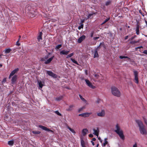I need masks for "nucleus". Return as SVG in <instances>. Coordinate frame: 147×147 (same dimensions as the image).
Instances as JSON below:
<instances>
[{
	"label": "nucleus",
	"mask_w": 147,
	"mask_h": 147,
	"mask_svg": "<svg viewBox=\"0 0 147 147\" xmlns=\"http://www.w3.org/2000/svg\"><path fill=\"white\" fill-rule=\"evenodd\" d=\"M136 122L139 127V130L140 133L142 135H147V131L142 122L139 120H136Z\"/></svg>",
	"instance_id": "nucleus-1"
},
{
	"label": "nucleus",
	"mask_w": 147,
	"mask_h": 147,
	"mask_svg": "<svg viewBox=\"0 0 147 147\" xmlns=\"http://www.w3.org/2000/svg\"><path fill=\"white\" fill-rule=\"evenodd\" d=\"M26 10L28 13L31 17H35L37 14L36 10L34 9L30 5L27 6L26 8Z\"/></svg>",
	"instance_id": "nucleus-2"
},
{
	"label": "nucleus",
	"mask_w": 147,
	"mask_h": 147,
	"mask_svg": "<svg viewBox=\"0 0 147 147\" xmlns=\"http://www.w3.org/2000/svg\"><path fill=\"white\" fill-rule=\"evenodd\" d=\"M115 131L119 136L120 138L122 140H124L125 136L123 134V132L121 128L118 124H117L115 127Z\"/></svg>",
	"instance_id": "nucleus-3"
},
{
	"label": "nucleus",
	"mask_w": 147,
	"mask_h": 147,
	"mask_svg": "<svg viewBox=\"0 0 147 147\" xmlns=\"http://www.w3.org/2000/svg\"><path fill=\"white\" fill-rule=\"evenodd\" d=\"M112 94L114 96L119 97L121 96V93L118 89L115 86H112L111 88Z\"/></svg>",
	"instance_id": "nucleus-4"
},
{
	"label": "nucleus",
	"mask_w": 147,
	"mask_h": 147,
	"mask_svg": "<svg viewBox=\"0 0 147 147\" xmlns=\"http://www.w3.org/2000/svg\"><path fill=\"white\" fill-rule=\"evenodd\" d=\"M105 109H101V111L97 113V115L99 117H104L105 116Z\"/></svg>",
	"instance_id": "nucleus-5"
},
{
	"label": "nucleus",
	"mask_w": 147,
	"mask_h": 147,
	"mask_svg": "<svg viewBox=\"0 0 147 147\" xmlns=\"http://www.w3.org/2000/svg\"><path fill=\"white\" fill-rule=\"evenodd\" d=\"M134 74V80L135 82L138 84L139 83V80L138 78V72L137 71L134 70L133 71Z\"/></svg>",
	"instance_id": "nucleus-6"
},
{
	"label": "nucleus",
	"mask_w": 147,
	"mask_h": 147,
	"mask_svg": "<svg viewBox=\"0 0 147 147\" xmlns=\"http://www.w3.org/2000/svg\"><path fill=\"white\" fill-rule=\"evenodd\" d=\"M85 81L87 85L90 88L94 89L95 87L94 86L92 85V83L88 80L85 79Z\"/></svg>",
	"instance_id": "nucleus-7"
},
{
	"label": "nucleus",
	"mask_w": 147,
	"mask_h": 147,
	"mask_svg": "<svg viewBox=\"0 0 147 147\" xmlns=\"http://www.w3.org/2000/svg\"><path fill=\"white\" fill-rule=\"evenodd\" d=\"M37 83L39 86V88L41 89L43 86L45 85V82L44 81H42L41 80H38Z\"/></svg>",
	"instance_id": "nucleus-8"
},
{
	"label": "nucleus",
	"mask_w": 147,
	"mask_h": 147,
	"mask_svg": "<svg viewBox=\"0 0 147 147\" xmlns=\"http://www.w3.org/2000/svg\"><path fill=\"white\" fill-rule=\"evenodd\" d=\"M19 69L17 68L13 70L10 73L9 77V78L10 79L11 77L14 75L16 73H17L19 71Z\"/></svg>",
	"instance_id": "nucleus-9"
},
{
	"label": "nucleus",
	"mask_w": 147,
	"mask_h": 147,
	"mask_svg": "<svg viewBox=\"0 0 147 147\" xmlns=\"http://www.w3.org/2000/svg\"><path fill=\"white\" fill-rule=\"evenodd\" d=\"M39 127L41 128L43 130L48 131H50L52 133L53 132V131L52 130L49 129L48 128H47L45 126L41 125H39Z\"/></svg>",
	"instance_id": "nucleus-10"
},
{
	"label": "nucleus",
	"mask_w": 147,
	"mask_h": 147,
	"mask_svg": "<svg viewBox=\"0 0 147 147\" xmlns=\"http://www.w3.org/2000/svg\"><path fill=\"white\" fill-rule=\"evenodd\" d=\"M47 74L49 76H52L54 78H56L57 77V75L54 74L51 71H47Z\"/></svg>",
	"instance_id": "nucleus-11"
},
{
	"label": "nucleus",
	"mask_w": 147,
	"mask_h": 147,
	"mask_svg": "<svg viewBox=\"0 0 147 147\" xmlns=\"http://www.w3.org/2000/svg\"><path fill=\"white\" fill-rule=\"evenodd\" d=\"M88 130L87 129L85 128L83 129L82 131V135L81 136H85L88 133Z\"/></svg>",
	"instance_id": "nucleus-12"
},
{
	"label": "nucleus",
	"mask_w": 147,
	"mask_h": 147,
	"mask_svg": "<svg viewBox=\"0 0 147 147\" xmlns=\"http://www.w3.org/2000/svg\"><path fill=\"white\" fill-rule=\"evenodd\" d=\"M69 52V51H66L65 50H63L60 52L61 55H67Z\"/></svg>",
	"instance_id": "nucleus-13"
},
{
	"label": "nucleus",
	"mask_w": 147,
	"mask_h": 147,
	"mask_svg": "<svg viewBox=\"0 0 147 147\" xmlns=\"http://www.w3.org/2000/svg\"><path fill=\"white\" fill-rule=\"evenodd\" d=\"M17 76L15 75L11 79V82L12 84H15L17 80Z\"/></svg>",
	"instance_id": "nucleus-14"
},
{
	"label": "nucleus",
	"mask_w": 147,
	"mask_h": 147,
	"mask_svg": "<svg viewBox=\"0 0 147 147\" xmlns=\"http://www.w3.org/2000/svg\"><path fill=\"white\" fill-rule=\"evenodd\" d=\"M93 130L94 131L93 134L98 137V133L99 131V129L98 128H97L96 129H93Z\"/></svg>",
	"instance_id": "nucleus-15"
},
{
	"label": "nucleus",
	"mask_w": 147,
	"mask_h": 147,
	"mask_svg": "<svg viewBox=\"0 0 147 147\" xmlns=\"http://www.w3.org/2000/svg\"><path fill=\"white\" fill-rule=\"evenodd\" d=\"M81 143L82 147H85V142L84 140V137L82 136L80 137Z\"/></svg>",
	"instance_id": "nucleus-16"
},
{
	"label": "nucleus",
	"mask_w": 147,
	"mask_h": 147,
	"mask_svg": "<svg viewBox=\"0 0 147 147\" xmlns=\"http://www.w3.org/2000/svg\"><path fill=\"white\" fill-rule=\"evenodd\" d=\"M86 38V36L85 35H83L78 39V43H81L83 40Z\"/></svg>",
	"instance_id": "nucleus-17"
},
{
	"label": "nucleus",
	"mask_w": 147,
	"mask_h": 147,
	"mask_svg": "<svg viewBox=\"0 0 147 147\" xmlns=\"http://www.w3.org/2000/svg\"><path fill=\"white\" fill-rule=\"evenodd\" d=\"M54 56H53L51 58L48 59L45 62V64H48L50 63L54 58Z\"/></svg>",
	"instance_id": "nucleus-18"
},
{
	"label": "nucleus",
	"mask_w": 147,
	"mask_h": 147,
	"mask_svg": "<svg viewBox=\"0 0 147 147\" xmlns=\"http://www.w3.org/2000/svg\"><path fill=\"white\" fill-rule=\"evenodd\" d=\"M140 28V26L138 24H137L136 25V33L137 34L139 35V29Z\"/></svg>",
	"instance_id": "nucleus-19"
},
{
	"label": "nucleus",
	"mask_w": 147,
	"mask_h": 147,
	"mask_svg": "<svg viewBox=\"0 0 147 147\" xmlns=\"http://www.w3.org/2000/svg\"><path fill=\"white\" fill-rule=\"evenodd\" d=\"M74 107V106L73 105H70L69 107L66 109V111H71L73 110Z\"/></svg>",
	"instance_id": "nucleus-20"
},
{
	"label": "nucleus",
	"mask_w": 147,
	"mask_h": 147,
	"mask_svg": "<svg viewBox=\"0 0 147 147\" xmlns=\"http://www.w3.org/2000/svg\"><path fill=\"white\" fill-rule=\"evenodd\" d=\"M107 138H105L104 139V142L102 144V146L103 147H105L106 144L108 143V142L107 141Z\"/></svg>",
	"instance_id": "nucleus-21"
},
{
	"label": "nucleus",
	"mask_w": 147,
	"mask_h": 147,
	"mask_svg": "<svg viewBox=\"0 0 147 147\" xmlns=\"http://www.w3.org/2000/svg\"><path fill=\"white\" fill-rule=\"evenodd\" d=\"M11 51V50L10 49L8 48L5 49L4 51L5 54H7L9 53Z\"/></svg>",
	"instance_id": "nucleus-22"
},
{
	"label": "nucleus",
	"mask_w": 147,
	"mask_h": 147,
	"mask_svg": "<svg viewBox=\"0 0 147 147\" xmlns=\"http://www.w3.org/2000/svg\"><path fill=\"white\" fill-rule=\"evenodd\" d=\"M42 33L41 32L40 33L39 35L38 36L37 38V39L38 41H40V40H42Z\"/></svg>",
	"instance_id": "nucleus-23"
},
{
	"label": "nucleus",
	"mask_w": 147,
	"mask_h": 147,
	"mask_svg": "<svg viewBox=\"0 0 147 147\" xmlns=\"http://www.w3.org/2000/svg\"><path fill=\"white\" fill-rule=\"evenodd\" d=\"M50 54V53H49V55H47L46 56L42 58L41 59V60L42 61H45V60H46L48 59V58L49 57V55Z\"/></svg>",
	"instance_id": "nucleus-24"
},
{
	"label": "nucleus",
	"mask_w": 147,
	"mask_h": 147,
	"mask_svg": "<svg viewBox=\"0 0 147 147\" xmlns=\"http://www.w3.org/2000/svg\"><path fill=\"white\" fill-rule=\"evenodd\" d=\"M67 128L72 133L74 134H75L76 133V131L74 130L71 128L69 126H68L67 127Z\"/></svg>",
	"instance_id": "nucleus-25"
},
{
	"label": "nucleus",
	"mask_w": 147,
	"mask_h": 147,
	"mask_svg": "<svg viewBox=\"0 0 147 147\" xmlns=\"http://www.w3.org/2000/svg\"><path fill=\"white\" fill-rule=\"evenodd\" d=\"M85 117H89L92 114V113H85Z\"/></svg>",
	"instance_id": "nucleus-26"
},
{
	"label": "nucleus",
	"mask_w": 147,
	"mask_h": 147,
	"mask_svg": "<svg viewBox=\"0 0 147 147\" xmlns=\"http://www.w3.org/2000/svg\"><path fill=\"white\" fill-rule=\"evenodd\" d=\"M14 143V142L13 140L9 141L8 142V144L10 146H12Z\"/></svg>",
	"instance_id": "nucleus-27"
},
{
	"label": "nucleus",
	"mask_w": 147,
	"mask_h": 147,
	"mask_svg": "<svg viewBox=\"0 0 147 147\" xmlns=\"http://www.w3.org/2000/svg\"><path fill=\"white\" fill-rule=\"evenodd\" d=\"M79 96L80 97V99L83 101L84 102H86V100H85L83 98V97H82V96L81 95H79Z\"/></svg>",
	"instance_id": "nucleus-28"
},
{
	"label": "nucleus",
	"mask_w": 147,
	"mask_h": 147,
	"mask_svg": "<svg viewBox=\"0 0 147 147\" xmlns=\"http://www.w3.org/2000/svg\"><path fill=\"white\" fill-rule=\"evenodd\" d=\"M74 55V53H72L71 54H69L68 55H67L66 56V58H69L70 57H71L72 56H73Z\"/></svg>",
	"instance_id": "nucleus-29"
},
{
	"label": "nucleus",
	"mask_w": 147,
	"mask_h": 147,
	"mask_svg": "<svg viewBox=\"0 0 147 147\" xmlns=\"http://www.w3.org/2000/svg\"><path fill=\"white\" fill-rule=\"evenodd\" d=\"M98 57V54L97 51H96L95 52L94 57V58L97 57Z\"/></svg>",
	"instance_id": "nucleus-30"
},
{
	"label": "nucleus",
	"mask_w": 147,
	"mask_h": 147,
	"mask_svg": "<svg viewBox=\"0 0 147 147\" xmlns=\"http://www.w3.org/2000/svg\"><path fill=\"white\" fill-rule=\"evenodd\" d=\"M70 59L74 63L76 64L77 65H78L77 61H75L74 59H73L72 58H71Z\"/></svg>",
	"instance_id": "nucleus-31"
},
{
	"label": "nucleus",
	"mask_w": 147,
	"mask_h": 147,
	"mask_svg": "<svg viewBox=\"0 0 147 147\" xmlns=\"http://www.w3.org/2000/svg\"><path fill=\"white\" fill-rule=\"evenodd\" d=\"M119 58L121 59H122L123 58H127L129 60L130 59L127 56H120L119 57Z\"/></svg>",
	"instance_id": "nucleus-32"
},
{
	"label": "nucleus",
	"mask_w": 147,
	"mask_h": 147,
	"mask_svg": "<svg viewBox=\"0 0 147 147\" xmlns=\"http://www.w3.org/2000/svg\"><path fill=\"white\" fill-rule=\"evenodd\" d=\"M32 132L33 134H39L40 133V131H32Z\"/></svg>",
	"instance_id": "nucleus-33"
},
{
	"label": "nucleus",
	"mask_w": 147,
	"mask_h": 147,
	"mask_svg": "<svg viewBox=\"0 0 147 147\" xmlns=\"http://www.w3.org/2000/svg\"><path fill=\"white\" fill-rule=\"evenodd\" d=\"M63 98V96H61L57 98L56 99V100H60L62 99Z\"/></svg>",
	"instance_id": "nucleus-34"
},
{
	"label": "nucleus",
	"mask_w": 147,
	"mask_h": 147,
	"mask_svg": "<svg viewBox=\"0 0 147 147\" xmlns=\"http://www.w3.org/2000/svg\"><path fill=\"white\" fill-rule=\"evenodd\" d=\"M79 116L85 118V113H82V114H80L79 115Z\"/></svg>",
	"instance_id": "nucleus-35"
},
{
	"label": "nucleus",
	"mask_w": 147,
	"mask_h": 147,
	"mask_svg": "<svg viewBox=\"0 0 147 147\" xmlns=\"http://www.w3.org/2000/svg\"><path fill=\"white\" fill-rule=\"evenodd\" d=\"M95 14V13H92L89 14L88 16V18L87 19H88L90 18L92 16H93L94 14Z\"/></svg>",
	"instance_id": "nucleus-36"
},
{
	"label": "nucleus",
	"mask_w": 147,
	"mask_h": 147,
	"mask_svg": "<svg viewBox=\"0 0 147 147\" xmlns=\"http://www.w3.org/2000/svg\"><path fill=\"white\" fill-rule=\"evenodd\" d=\"M111 3V1H107L105 3V5L106 6H107L109 5Z\"/></svg>",
	"instance_id": "nucleus-37"
},
{
	"label": "nucleus",
	"mask_w": 147,
	"mask_h": 147,
	"mask_svg": "<svg viewBox=\"0 0 147 147\" xmlns=\"http://www.w3.org/2000/svg\"><path fill=\"white\" fill-rule=\"evenodd\" d=\"M83 24H81V25L78 27V28L79 30H80L81 28H83Z\"/></svg>",
	"instance_id": "nucleus-38"
},
{
	"label": "nucleus",
	"mask_w": 147,
	"mask_h": 147,
	"mask_svg": "<svg viewBox=\"0 0 147 147\" xmlns=\"http://www.w3.org/2000/svg\"><path fill=\"white\" fill-rule=\"evenodd\" d=\"M62 46V45L61 44L57 46L56 47V48L57 49H59L60 48H61Z\"/></svg>",
	"instance_id": "nucleus-39"
},
{
	"label": "nucleus",
	"mask_w": 147,
	"mask_h": 147,
	"mask_svg": "<svg viewBox=\"0 0 147 147\" xmlns=\"http://www.w3.org/2000/svg\"><path fill=\"white\" fill-rule=\"evenodd\" d=\"M110 19V18H108L107 19H106L103 22V23L102 24H104L105 23H106Z\"/></svg>",
	"instance_id": "nucleus-40"
},
{
	"label": "nucleus",
	"mask_w": 147,
	"mask_h": 147,
	"mask_svg": "<svg viewBox=\"0 0 147 147\" xmlns=\"http://www.w3.org/2000/svg\"><path fill=\"white\" fill-rule=\"evenodd\" d=\"M55 113H56L57 115H59V116L61 115V114L58 111H56L55 112Z\"/></svg>",
	"instance_id": "nucleus-41"
},
{
	"label": "nucleus",
	"mask_w": 147,
	"mask_h": 147,
	"mask_svg": "<svg viewBox=\"0 0 147 147\" xmlns=\"http://www.w3.org/2000/svg\"><path fill=\"white\" fill-rule=\"evenodd\" d=\"M94 77L95 78L97 79L99 78V75L97 74H94Z\"/></svg>",
	"instance_id": "nucleus-42"
},
{
	"label": "nucleus",
	"mask_w": 147,
	"mask_h": 147,
	"mask_svg": "<svg viewBox=\"0 0 147 147\" xmlns=\"http://www.w3.org/2000/svg\"><path fill=\"white\" fill-rule=\"evenodd\" d=\"M19 39H18L16 43V45L18 46H19L20 45V43H19Z\"/></svg>",
	"instance_id": "nucleus-43"
},
{
	"label": "nucleus",
	"mask_w": 147,
	"mask_h": 147,
	"mask_svg": "<svg viewBox=\"0 0 147 147\" xmlns=\"http://www.w3.org/2000/svg\"><path fill=\"white\" fill-rule=\"evenodd\" d=\"M84 108H85L84 107H82L81 108H79L78 109V111L80 112V111H82L83 109Z\"/></svg>",
	"instance_id": "nucleus-44"
},
{
	"label": "nucleus",
	"mask_w": 147,
	"mask_h": 147,
	"mask_svg": "<svg viewBox=\"0 0 147 147\" xmlns=\"http://www.w3.org/2000/svg\"><path fill=\"white\" fill-rule=\"evenodd\" d=\"M99 38V37H94L93 38V39L95 40H97Z\"/></svg>",
	"instance_id": "nucleus-45"
},
{
	"label": "nucleus",
	"mask_w": 147,
	"mask_h": 147,
	"mask_svg": "<svg viewBox=\"0 0 147 147\" xmlns=\"http://www.w3.org/2000/svg\"><path fill=\"white\" fill-rule=\"evenodd\" d=\"M94 33V31H93L91 32L90 34V36L91 37H93Z\"/></svg>",
	"instance_id": "nucleus-46"
},
{
	"label": "nucleus",
	"mask_w": 147,
	"mask_h": 147,
	"mask_svg": "<svg viewBox=\"0 0 147 147\" xmlns=\"http://www.w3.org/2000/svg\"><path fill=\"white\" fill-rule=\"evenodd\" d=\"M87 20V19H84L83 20H81V24H83V22H84L85 20Z\"/></svg>",
	"instance_id": "nucleus-47"
},
{
	"label": "nucleus",
	"mask_w": 147,
	"mask_h": 147,
	"mask_svg": "<svg viewBox=\"0 0 147 147\" xmlns=\"http://www.w3.org/2000/svg\"><path fill=\"white\" fill-rule=\"evenodd\" d=\"M6 81V79L5 78H4L2 80V83H5Z\"/></svg>",
	"instance_id": "nucleus-48"
},
{
	"label": "nucleus",
	"mask_w": 147,
	"mask_h": 147,
	"mask_svg": "<svg viewBox=\"0 0 147 147\" xmlns=\"http://www.w3.org/2000/svg\"><path fill=\"white\" fill-rule=\"evenodd\" d=\"M143 53L144 54H147V50H145L144 51Z\"/></svg>",
	"instance_id": "nucleus-49"
},
{
	"label": "nucleus",
	"mask_w": 147,
	"mask_h": 147,
	"mask_svg": "<svg viewBox=\"0 0 147 147\" xmlns=\"http://www.w3.org/2000/svg\"><path fill=\"white\" fill-rule=\"evenodd\" d=\"M89 136L90 137L92 138V137H93V134H90L89 135Z\"/></svg>",
	"instance_id": "nucleus-50"
},
{
	"label": "nucleus",
	"mask_w": 147,
	"mask_h": 147,
	"mask_svg": "<svg viewBox=\"0 0 147 147\" xmlns=\"http://www.w3.org/2000/svg\"><path fill=\"white\" fill-rule=\"evenodd\" d=\"M98 139L100 140V142L101 143H102V140L100 138V137H98Z\"/></svg>",
	"instance_id": "nucleus-51"
},
{
	"label": "nucleus",
	"mask_w": 147,
	"mask_h": 147,
	"mask_svg": "<svg viewBox=\"0 0 147 147\" xmlns=\"http://www.w3.org/2000/svg\"><path fill=\"white\" fill-rule=\"evenodd\" d=\"M133 147H137V144L135 143L133 146Z\"/></svg>",
	"instance_id": "nucleus-52"
},
{
	"label": "nucleus",
	"mask_w": 147,
	"mask_h": 147,
	"mask_svg": "<svg viewBox=\"0 0 147 147\" xmlns=\"http://www.w3.org/2000/svg\"><path fill=\"white\" fill-rule=\"evenodd\" d=\"M128 38V36H126L125 37V40H126Z\"/></svg>",
	"instance_id": "nucleus-53"
},
{
	"label": "nucleus",
	"mask_w": 147,
	"mask_h": 147,
	"mask_svg": "<svg viewBox=\"0 0 147 147\" xmlns=\"http://www.w3.org/2000/svg\"><path fill=\"white\" fill-rule=\"evenodd\" d=\"M85 74L86 75H87L88 74V71H87V70H85Z\"/></svg>",
	"instance_id": "nucleus-54"
},
{
	"label": "nucleus",
	"mask_w": 147,
	"mask_h": 147,
	"mask_svg": "<svg viewBox=\"0 0 147 147\" xmlns=\"http://www.w3.org/2000/svg\"><path fill=\"white\" fill-rule=\"evenodd\" d=\"M96 140V139L95 138H93L92 139V141H95Z\"/></svg>",
	"instance_id": "nucleus-55"
},
{
	"label": "nucleus",
	"mask_w": 147,
	"mask_h": 147,
	"mask_svg": "<svg viewBox=\"0 0 147 147\" xmlns=\"http://www.w3.org/2000/svg\"><path fill=\"white\" fill-rule=\"evenodd\" d=\"M91 142L92 143V144L93 146L94 145V142H93L92 141H91Z\"/></svg>",
	"instance_id": "nucleus-56"
},
{
	"label": "nucleus",
	"mask_w": 147,
	"mask_h": 147,
	"mask_svg": "<svg viewBox=\"0 0 147 147\" xmlns=\"http://www.w3.org/2000/svg\"><path fill=\"white\" fill-rule=\"evenodd\" d=\"M133 42L134 43H136L138 42V41H133Z\"/></svg>",
	"instance_id": "nucleus-57"
},
{
	"label": "nucleus",
	"mask_w": 147,
	"mask_h": 147,
	"mask_svg": "<svg viewBox=\"0 0 147 147\" xmlns=\"http://www.w3.org/2000/svg\"><path fill=\"white\" fill-rule=\"evenodd\" d=\"M21 36L20 35L19 36V39H19V40H20V38H21Z\"/></svg>",
	"instance_id": "nucleus-58"
},
{
	"label": "nucleus",
	"mask_w": 147,
	"mask_h": 147,
	"mask_svg": "<svg viewBox=\"0 0 147 147\" xmlns=\"http://www.w3.org/2000/svg\"><path fill=\"white\" fill-rule=\"evenodd\" d=\"M99 146V144H98L97 145H96V147H98Z\"/></svg>",
	"instance_id": "nucleus-59"
},
{
	"label": "nucleus",
	"mask_w": 147,
	"mask_h": 147,
	"mask_svg": "<svg viewBox=\"0 0 147 147\" xmlns=\"http://www.w3.org/2000/svg\"><path fill=\"white\" fill-rule=\"evenodd\" d=\"M136 36H135L134 37H132V39H133Z\"/></svg>",
	"instance_id": "nucleus-60"
},
{
	"label": "nucleus",
	"mask_w": 147,
	"mask_h": 147,
	"mask_svg": "<svg viewBox=\"0 0 147 147\" xmlns=\"http://www.w3.org/2000/svg\"><path fill=\"white\" fill-rule=\"evenodd\" d=\"M0 66H2V65L1 64H0Z\"/></svg>",
	"instance_id": "nucleus-61"
},
{
	"label": "nucleus",
	"mask_w": 147,
	"mask_h": 147,
	"mask_svg": "<svg viewBox=\"0 0 147 147\" xmlns=\"http://www.w3.org/2000/svg\"><path fill=\"white\" fill-rule=\"evenodd\" d=\"M138 48H140V47H138Z\"/></svg>",
	"instance_id": "nucleus-62"
},
{
	"label": "nucleus",
	"mask_w": 147,
	"mask_h": 147,
	"mask_svg": "<svg viewBox=\"0 0 147 147\" xmlns=\"http://www.w3.org/2000/svg\"><path fill=\"white\" fill-rule=\"evenodd\" d=\"M128 28H130V27H129V26H128Z\"/></svg>",
	"instance_id": "nucleus-63"
},
{
	"label": "nucleus",
	"mask_w": 147,
	"mask_h": 147,
	"mask_svg": "<svg viewBox=\"0 0 147 147\" xmlns=\"http://www.w3.org/2000/svg\"><path fill=\"white\" fill-rule=\"evenodd\" d=\"M140 47V48H142V46Z\"/></svg>",
	"instance_id": "nucleus-64"
}]
</instances>
